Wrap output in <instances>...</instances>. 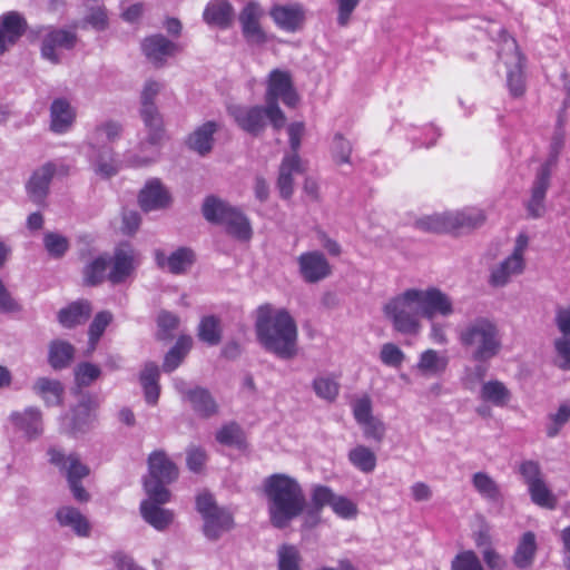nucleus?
<instances>
[{"label":"nucleus","mask_w":570,"mask_h":570,"mask_svg":"<svg viewBox=\"0 0 570 570\" xmlns=\"http://www.w3.org/2000/svg\"><path fill=\"white\" fill-rule=\"evenodd\" d=\"M554 348L557 352L556 366L562 371H570V340L567 337L556 340Z\"/></svg>","instance_id":"nucleus-64"},{"label":"nucleus","mask_w":570,"mask_h":570,"mask_svg":"<svg viewBox=\"0 0 570 570\" xmlns=\"http://www.w3.org/2000/svg\"><path fill=\"white\" fill-rule=\"evenodd\" d=\"M538 551L537 537L532 531L524 532L514 550L512 561L518 569L532 567Z\"/></svg>","instance_id":"nucleus-31"},{"label":"nucleus","mask_w":570,"mask_h":570,"mask_svg":"<svg viewBox=\"0 0 570 570\" xmlns=\"http://www.w3.org/2000/svg\"><path fill=\"white\" fill-rule=\"evenodd\" d=\"M451 570H484V568L474 551L465 550L453 558Z\"/></svg>","instance_id":"nucleus-58"},{"label":"nucleus","mask_w":570,"mask_h":570,"mask_svg":"<svg viewBox=\"0 0 570 570\" xmlns=\"http://www.w3.org/2000/svg\"><path fill=\"white\" fill-rule=\"evenodd\" d=\"M348 460L363 473H371L376 466L375 453L365 445H357L348 452Z\"/></svg>","instance_id":"nucleus-46"},{"label":"nucleus","mask_w":570,"mask_h":570,"mask_svg":"<svg viewBox=\"0 0 570 570\" xmlns=\"http://www.w3.org/2000/svg\"><path fill=\"white\" fill-rule=\"evenodd\" d=\"M159 368L157 364L149 362L145 365L140 373V384L144 390L145 400L148 404L155 405L160 395L159 386Z\"/></svg>","instance_id":"nucleus-37"},{"label":"nucleus","mask_w":570,"mask_h":570,"mask_svg":"<svg viewBox=\"0 0 570 570\" xmlns=\"http://www.w3.org/2000/svg\"><path fill=\"white\" fill-rule=\"evenodd\" d=\"M43 245L48 254L55 258L62 257L69 249V240L65 236L52 232L45 234Z\"/></svg>","instance_id":"nucleus-56"},{"label":"nucleus","mask_w":570,"mask_h":570,"mask_svg":"<svg viewBox=\"0 0 570 570\" xmlns=\"http://www.w3.org/2000/svg\"><path fill=\"white\" fill-rule=\"evenodd\" d=\"M271 524L285 529L306 509L307 500L299 482L287 474L274 473L263 482Z\"/></svg>","instance_id":"nucleus-3"},{"label":"nucleus","mask_w":570,"mask_h":570,"mask_svg":"<svg viewBox=\"0 0 570 570\" xmlns=\"http://www.w3.org/2000/svg\"><path fill=\"white\" fill-rule=\"evenodd\" d=\"M170 195L159 179H151L140 190L138 202L142 210L151 212L169 206Z\"/></svg>","instance_id":"nucleus-19"},{"label":"nucleus","mask_w":570,"mask_h":570,"mask_svg":"<svg viewBox=\"0 0 570 570\" xmlns=\"http://www.w3.org/2000/svg\"><path fill=\"white\" fill-rule=\"evenodd\" d=\"M81 29L91 28L95 31L102 32L109 28L108 12L105 6H90L78 24Z\"/></svg>","instance_id":"nucleus-42"},{"label":"nucleus","mask_w":570,"mask_h":570,"mask_svg":"<svg viewBox=\"0 0 570 570\" xmlns=\"http://www.w3.org/2000/svg\"><path fill=\"white\" fill-rule=\"evenodd\" d=\"M101 374L99 366L82 362L75 368V381L78 387L91 385Z\"/></svg>","instance_id":"nucleus-55"},{"label":"nucleus","mask_w":570,"mask_h":570,"mask_svg":"<svg viewBox=\"0 0 570 570\" xmlns=\"http://www.w3.org/2000/svg\"><path fill=\"white\" fill-rule=\"evenodd\" d=\"M262 10L258 3L248 2L239 14V22L244 38L249 45H263L266 42V33L259 24Z\"/></svg>","instance_id":"nucleus-16"},{"label":"nucleus","mask_w":570,"mask_h":570,"mask_svg":"<svg viewBox=\"0 0 570 570\" xmlns=\"http://www.w3.org/2000/svg\"><path fill=\"white\" fill-rule=\"evenodd\" d=\"M27 29L26 19L17 11L2 16L0 24V55L14 45Z\"/></svg>","instance_id":"nucleus-20"},{"label":"nucleus","mask_w":570,"mask_h":570,"mask_svg":"<svg viewBox=\"0 0 570 570\" xmlns=\"http://www.w3.org/2000/svg\"><path fill=\"white\" fill-rule=\"evenodd\" d=\"M234 10L226 0H213L204 10V20L208 24H215L220 28L229 27L233 20Z\"/></svg>","instance_id":"nucleus-35"},{"label":"nucleus","mask_w":570,"mask_h":570,"mask_svg":"<svg viewBox=\"0 0 570 570\" xmlns=\"http://www.w3.org/2000/svg\"><path fill=\"white\" fill-rule=\"evenodd\" d=\"M178 478L177 465L161 451H154L148 458V475L144 487L147 495L157 503H166L170 500L167 484Z\"/></svg>","instance_id":"nucleus-6"},{"label":"nucleus","mask_w":570,"mask_h":570,"mask_svg":"<svg viewBox=\"0 0 570 570\" xmlns=\"http://www.w3.org/2000/svg\"><path fill=\"white\" fill-rule=\"evenodd\" d=\"M88 159L94 173L102 179H109L119 171V163L111 147L88 144Z\"/></svg>","instance_id":"nucleus-14"},{"label":"nucleus","mask_w":570,"mask_h":570,"mask_svg":"<svg viewBox=\"0 0 570 570\" xmlns=\"http://www.w3.org/2000/svg\"><path fill=\"white\" fill-rule=\"evenodd\" d=\"M78 37L75 32L65 29H51L42 38L41 56L52 62L58 63L60 56L57 49L71 50L77 43Z\"/></svg>","instance_id":"nucleus-15"},{"label":"nucleus","mask_w":570,"mask_h":570,"mask_svg":"<svg viewBox=\"0 0 570 570\" xmlns=\"http://www.w3.org/2000/svg\"><path fill=\"white\" fill-rule=\"evenodd\" d=\"M227 111L242 130L255 137L261 136L265 131L267 122L276 131L281 130L286 124V116L278 118L272 111L271 105L266 102L265 106L232 105L228 106Z\"/></svg>","instance_id":"nucleus-7"},{"label":"nucleus","mask_w":570,"mask_h":570,"mask_svg":"<svg viewBox=\"0 0 570 570\" xmlns=\"http://www.w3.org/2000/svg\"><path fill=\"white\" fill-rule=\"evenodd\" d=\"M196 509L204 520L203 533L210 541H217L235 527L233 513L217 505L210 493L204 492L196 498Z\"/></svg>","instance_id":"nucleus-8"},{"label":"nucleus","mask_w":570,"mask_h":570,"mask_svg":"<svg viewBox=\"0 0 570 570\" xmlns=\"http://www.w3.org/2000/svg\"><path fill=\"white\" fill-rule=\"evenodd\" d=\"M75 356V347L67 341L53 340L49 344L48 362L55 370H62L70 365Z\"/></svg>","instance_id":"nucleus-39"},{"label":"nucleus","mask_w":570,"mask_h":570,"mask_svg":"<svg viewBox=\"0 0 570 570\" xmlns=\"http://www.w3.org/2000/svg\"><path fill=\"white\" fill-rule=\"evenodd\" d=\"M511 396L510 390L499 380L484 382L480 390V399L498 407L505 406Z\"/></svg>","instance_id":"nucleus-38"},{"label":"nucleus","mask_w":570,"mask_h":570,"mask_svg":"<svg viewBox=\"0 0 570 570\" xmlns=\"http://www.w3.org/2000/svg\"><path fill=\"white\" fill-rule=\"evenodd\" d=\"M570 421V405L568 403L560 404L556 413L548 415V423L546 425L547 436L550 439L556 438L561 429Z\"/></svg>","instance_id":"nucleus-52"},{"label":"nucleus","mask_w":570,"mask_h":570,"mask_svg":"<svg viewBox=\"0 0 570 570\" xmlns=\"http://www.w3.org/2000/svg\"><path fill=\"white\" fill-rule=\"evenodd\" d=\"M91 313V305L88 301L81 299L71 303L68 307L62 308L58 313V320L65 327H73L85 323Z\"/></svg>","instance_id":"nucleus-36"},{"label":"nucleus","mask_w":570,"mask_h":570,"mask_svg":"<svg viewBox=\"0 0 570 570\" xmlns=\"http://www.w3.org/2000/svg\"><path fill=\"white\" fill-rule=\"evenodd\" d=\"M366 440L381 443L386 434V426L379 417H373L360 424Z\"/></svg>","instance_id":"nucleus-61"},{"label":"nucleus","mask_w":570,"mask_h":570,"mask_svg":"<svg viewBox=\"0 0 570 570\" xmlns=\"http://www.w3.org/2000/svg\"><path fill=\"white\" fill-rule=\"evenodd\" d=\"M191 338L189 336H180L176 344L167 352L163 363V370L167 373L176 370L191 347Z\"/></svg>","instance_id":"nucleus-43"},{"label":"nucleus","mask_w":570,"mask_h":570,"mask_svg":"<svg viewBox=\"0 0 570 570\" xmlns=\"http://www.w3.org/2000/svg\"><path fill=\"white\" fill-rule=\"evenodd\" d=\"M504 45L508 50L513 51V67L508 70V87L512 96L519 97L524 92L523 79V56L518 50V45L514 39H504Z\"/></svg>","instance_id":"nucleus-28"},{"label":"nucleus","mask_w":570,"mask_h":570,"mask_svg":"<svg viewBox=\"0 0 570 570\" xmlns=\"http://www.w3.org/2000/svg\"><path fill=\"white\" fill-rule=\"evenodd\" d=\"M449 232L475 228L484 222L483 214L478 209L468 208L459 212H448Z\"/></svg>","instance_id":"nucleus-40"},{"label":"nucleus","mask_w":570,"mask_h":570,"mask_svg":"<svg viewBox=\"0 0 570 570\" xmlns=\"http://www.w3.org/2000/svg\"><path fill=\"white\" fill-rule=\"evenodd\" d=\"M50 128L57 134L66 132L72 125L75 112L66 99H56L50 107Z\"/></svg>","instance_id":"nucleus-33"},{"label":"nucleus","mask_w":570,"mask_h":570,"mask_svg":"<svg viewBox=\"0 0 570 570\" xmlns=\"http://www.w3.org/2000/svg\"><path fill=\"white\" fill-rule=\"evenodd\" d=\"M380 358L387 366L400 367L405 358V354L397 345L385 343L381 348Z\"/></svg>","instance_id":"nucleus-63"},{"label":"nucleus","mask_w":570,"mask_h":570,"mask_svg":"<svg viewBox=\"0 0 570 570\" xmlns=\"http://www.w3.org/2000/svg\"><path fill=\"white\" fill-rule=\"evenodd\" d=\"M50 462L65 472L73 498L79 502H87L89 493L81 485L80 480L89 474V468L81 463L76 454L66 455L57 449L48 451Z\"/></svg>","instance_id":"nucleus-10"},{"label":"nucleus","mask_w":570,"mask_h":570,"mask_svg":"<svg viewBox=\"0 0 570 570\" xmlns=\"http://www.w3.org/2000/svg\"><path fill=\"white\" fill-rule=\"evenodd\" d=\"M524 266V259H518L510 255L492 269L490 275V284L495 287H502L507 285L511 276L519 275L523 272Z\"/></svg>","instance_id":"nucleus-34"},{"label":"nucleus","mask_w":570,"mask_h":570,"mask_svg":"<svg viewBox=\"0 0 570 570\" xmlns=\"http://www.w3.org/2000/svg\"><path fill=\"white\" fill-rule=\"evenodd\" d=\"M204 218L212 223L224 225L227 234L239 240H249L253 229L249 219L237 207L216 197L207 196L202 206Z\"/></svg>","instance_id":"nucleus-5"},{"label":"nucleus","mask_w":570,"mask_h":570,"mask_svg":"<svg viewBox=\"0 0 570 570\" xmlns=\"http://www.w3.org/2000/svg\"><path fill=\"white\" fill-rule=\"evenodd\" d=\"M56 519L60 527L71 529L78 537L90 535L91 525L88 519L73 507H61L56 512Z\"/></svg>","instance_id":"nucleus-27"},{"label":"nucleus","mask_w":570,"mask_h":570,"mask_svg":"<svg viewBox=\"0 0 570 570\" xmlns=\"http://www.w3.org/2000/svg\"><path fill=\"white\" fill-rule=\"evenodd\" d=\"M459 342L474 362L488 363L502 350L500 330L494 320L478 316L459 331Z\"/></svg>","instance_id":"nucleus-4"},{"label":"nucleus","mask_w":570,"mask_h":570,"mask_svg":"<svg viewBox=\"0 0 570 570\" xmlns=\"http://www.w3.org/2000/svg\"><path fill=\"white\" fill-rule=\"evenodd\" d=\"M531 501L538 507L553 510L557 507V498L552 491L548 488L544 480L531 484L528 488Z\"/></svg>","instance_id":"nucleus-49"},{"label":"nucleus","mask_w":570,"mask_h":570,"mask_svg":"<svg viewBox=\"0 0 570 570\" xmlns=\"http://www.w3.org/2000/svg\"><path fill=\"white\" fill-rule=\"evenodd\" d=\"M9 421L28 440H36L43 433V415L37 406H28L22 411L12 412Z\"/></svg>","instance_id":"nucleus-12"},{"label":"nucleus","mask_w":570,"mask_h":570,"mask_svg":"<svg viewBox=\"0 0 570 570\" xmlns=\"http://www.w3.org/2000/svg\"><path fill=\"white\" fill-rule=\"evenodd\" d=\"M298 95L294 88L292 75L288 71L274 69L269 72L267 88L265 92V102L271 105L278 118L285 116L278 105L282 100L288 107H295L298 102Z\"/></svg>","instance_id":"nucleus-9"},{"label":"nucleus","mask_w":570,"mask_h":570,"mask_svg":"<svg viewBox=\"0 0 570 570\" xmlns=\"http://www.w3.org/2000/svg\"><path fill=\"white\" fill-rule=\"evenodd\" d=\"M216 441L223 445L239 448L244 443L243 430L236 422L224 424L216 432Z\"/></svg>","instance_id":"nucleus-51"},{"label":"nucleus","mask_w":570,"mask_h":570,"mask_svg":"<svg viewBox=\"0 0 570 570\" xmlns=\"http://www.w3.org/2000/svg\"><path fill=\"white\" fill-rule=\"evenodd\" d=\"M303 173L298 155H285L278 173L277 187L283 198H289L294 191V176Z\"/></svg>","instance_id":"nucleus-24"},{"label":"nucleus","mask_w":570,"mask_h":570,"mask_svg":"<svg viewBox=\"0 0 570 570\" xmlns=\"http://www.w3.org/2000/svg\"><path fill=\"white\" fill-rule=\"evenodd\" d=\"M139 115L147 131L146 140L141 142V146L146 142L153 146L160 145L165 138V127L163 116L159 112L158 107L139 109Z\"/></svg>","instance_id":"nucleus-30"},{"label":"nucleus","mask_w":570,"mask_h":570,"mask_svg":"<svg viewBox=\"0 0 570 570\" xmlns=\"http://www.w3.org/2000/svg\"><path fill=\"white\" fill-rule=\"evenodd\" d=\"M52 170L51 163H46L37 168L29 178L26 188L33 203L40 205L46 199L52 180Z\"/></svg>","instance_id":"nucleus-23"},{"label":"nucleus","mask_w":570,"mask_h":570,"mask_svg":"<svg viewBox=\"0 0 570 570\" xmlns=\"http://www.w3.org/2000/svg\"><path fill=\"white\" fill-rule=\"evenodd\" d=\"M122 127L119 122L108 120L95 127L88 138V144L105 146V142H112L119 138Z\"/></svg>","instance_id":"nucleus-45"},{"label":"nucleus","mask_w":570,"mask_h":570,"mask_svg":"<svg viewBox=\"0 0 570 570\" xmlns=\"http://www.w3.org/2000/svg\"><path fill=\"white\" fill-rule=\"evenodd\" d=\"M302 557L298 549L292 544H282L277 549L278 570H301Z\"/></svg>","instance_id":"nucleus-50"},{"label":"nucleus","mask_w":570,"mask_h":570,"mask_svg":"<svg viewBox=\"0 0 570 570\" xmlns=\"http://www.w3.org/2000/svg\"><path fill=\"white\" fill-rule=\"evenodd\" d=\"M198 338L209 346L218 345L222 341L220 320L214 315L204 316L198 325Z\"/></svg>","instance_id":"nucleus-44"},{"label":"nucleus","mask_w":570,"mask_h":570,"mask_svg":"<svg viewBox=\"0 0 570 570\" xmlns=\"http://www.w3.org/2000/svg\"><path fill=\"white\" fill-rule=\"evenodd\" d=\"M336 494L326 485H315L312 489L311 500L313 509L318 513L324 507H332Z\"/></svg>","instance_id":"nucleus-60"},{"label":"nucleus","mask_w":570,"mask_h":570,"mask_svg":"<svg viewBox=\"0 0 570 570\" xmlns=\"http://www.w3.org/2000/svg\"><path fill=\"white\" fill-rule=\"evenodd\" d=\"M351 407L353 416L358 425L367 420L375 417L373 415V403L367 394L356 397L351 403Z\"/></svg>","instance_id":"nucleus-59"},{"label":"nucleus","mask_w":570,"mask_h":570,"mask_svg":"<svg viewBox=\"0 0 570 570\" xmlns=\"http://www.w3.org/2000/svg\"><path fill=\"white\" fill-rule=\"evenodd\" d=\"M449 360L438 351L429 348L424 351L419 358L416 368L426 376H439L448 367Z\"/></svg>","instance_id":"nucleus-41"},{"label":"nucleus","mask_w":570,"mask_h":570,"mask_svg":"<svg viewBox=\"0 0 570 570\" xmlns=\"http://www.w3.org/2000/svg\"><path fill=\"white\" fill-rule=\"evenodd\" d=\"M32 391L47 406L62 404L63 385L60 381L49 377H38L32 384Z\"/></svg>","instance_id":"nucleus-32"},{"label":"nucleus","mask_w":570,"mask_h":570,"mask_svg":"<svg viewBox=\"0 0 570 570\" xmlns=\"http://www.w3.org/2000/svg\"><path fill=\"white\" fill-rule=\"evenodd\" d=\"M220 129V124L209 120L198 126L188 137L187 144L190 149L204 156L212 151L214 135Z\"/></svg>","instance_id":"nucleus-25"},{"label":"nucleus","mask_w":570,"mask_h":570,"mask_svg":"<svg viewBox=\"0 0 570 570\" xmlns=\"http://www.w3.org/2000/svg\"><path fill=\"white\" fill-rule=\"evenodd\" d=\"M269 16L279 29L287 32H296L305 21V10L299 3L275 4Z\"/></svg>","instance_id":"nucleus-17"},{"label":"nucleus","mask_w":570,"mask_h":570,"mask_svg":"<svg viewBox=\"0 0 570 570\" xmlns=\"http://www.w3.org/2000/svg\"><path fill=\"white\" fill-rule=\"evenodd\" d=\"M188 402L193 411L202 419H209L219 412V405L215 397L202 386L193 387V391L188 392Z\"/></svg>","instance_id":"nucleus-29"},{"label":"nucleus","mask_w":570,"mask_h":570,"mask_svg":"<svg viewBox=\"0 0 570 570\" xmlns=\"http://www.w3.org/2000/svg\"><path fill=\"white\" fill-rule=\"evenodd\" d=\"M142 51L146 57L157 66H161L167 57L180 50L179 46L163 35H154L142 41Z\"/></svg>","instance_id":"nucleus-21"},{"label":"nucleus","mask_w":570,"mask_h":570,"mask_svg":"<svg viewBox=\"0 0 570 570\" xmlns=\"http://www.w3.org/2000/svg\"><path fill=\"white\" fill-rule=\"evenodd\" d=\"M313 390L318 397L333 402L340 393V384L330 376H317L313 381Z\"/></svg>","instance_id":"nucleus-54"},{"label":"nucleus","mask_w":570,"mask_h":570,"mask_svg":"<svg viewBox=\"0 0 570 570\" xmlns=\"http://www.w3.org/2000/svg\"><path fill=\"white\" fill-rule=\"evenodd\" d=\"M472 484L479 494L487 500L498 501L501 498L499 485L485 472L474 473L472 476Z\"/></svg>","instance_id":"nucleus-48"},{"label":"nucleus","mask_w":570,"mask_h":570,"mask_svg":"<svg viewBox=\"0 0 570 570\" xmlns=\"http://www.w3.org/2000/svg\"><path fill=\"white\" fill-rule=\"evenodd\" d=\"M299 273L306 283H317L331 275V265L318 250L303 253L297 258Z\"/></svg>","instance_id":"nucleus-13"},{"label":"nucleus","mask_w":570,"mask_h":570,"mask_svg":"<svg viewBox=\"0 0 570 570\" xmlns=\"http://www.w3.org/2000/svg\"><path fill=\"white\" fill-rule=\"evenodd\" d=\"M453 313L450 297L435 287L407 288L383 305V314L393 328L404 335H416L422 328L421 317L433 321L436 315Z\"/></svg>","instance_id":"nucleus-1"},{"label":"nucleus","mask_w":570,"mask_h":570,"mask_svg":"<svg viewBox=\"0 0 570 570\" xmlns=\"http://www.w3.org/2000/svg\"><path fill=\"white\" fill-rule=\"evenodd\" d=\"M552 164L553 160L550 159L542 164L537 171L531 187V197L525 204L528 215L531 218H540L546 212L544 199L550 186Z\"/></svg>","instance_id":"nucleus-11"},{"label":"nucleus","mask_w":570,"mask_h":570,"mask_svg":"<svg viewBox=\"0 0 570 570\" xmlns=\"http://www.w3.org/2000/svg\"><path fill=\"white\" fill-rule=\"evenodd\" d=\"M110 258L107 255L96 257L83 268V281L87 285L96 286L106 278V272L109 266Z\"/></svg>","instance_id":"nucleus-47"},{"label":"nucleus","mask_w":570,"mask_h":570,"mask_svg":"<svg viewBox=\"0 0 570 570\" xmlns=\"http://www.w3.org/2000/svg\"><path fill=\"white\" fill-rule=\"evenodd\" d=\"M448 212L443 214H434L415 220V227L426 233H448L449 220Z\"/></svg>","instance_id":"nucleus-53"},{"label":"nucleus","mask_w":570,"mask_h":570,"mask_svg":"<svg viewBox=\"0 0 570 570\" xmlns=\"http://www.w3.org/2000/svg\"><path fill=\"white\" fill-rule=\"evenodd\" d=\"M148 497L140 503V513L142 519L158 531H165L174 521V512L160 507Z\"/></svg>","instance_id":"nucleus-26"},{"label":"nucleus","mask_w":570,"mask_h":570,"mask_svg":"<svg viewBox=\"0 0 570 570\" xmlns=\"http://www.w3.org/2000/svg\"><path fill=\"white\" fill-rule=\"evenodd\" d=\"M353 146L351 141L336 134L333 138L332 151L333 157L337 164H350Z\"/></svg>","instance_id":"nucleus-62"},{"label":"nucleus","mask_w":570,"mask_h":570,"mask_svg":"<svg viewBox=\"0 0 570 570\" xmlns=\"http://www.w3.org/2000/svg\"><path fill=\"white\" fill-rule=\"evenodd\" d=\"M137 253L129 246L118 247L114 255V262L108 279L112 284H120L129 277L136 268Z\"/></svg>","instance_id":"nucleus-18"},{"label":"nucleus","mask_w":570,"mask_h":570,"mask_svg":"<svg viewBox=\"0 0 570 570\" xmlns=\"http://www.w3.org/2000/svg\"><path fill=\"white\" fill-rule=\"evenodd\" d=\"M111 320H112V315L110 312H107V311L99 312L95 316L94 321L91 322V324L89 326V332H88L91 350H95L96 344L100 340L101 335L104 334L106 327L109 325Z\"/></svg>","instance_id":"nucleus-57"},{"label":"nucleus","mask_w":570,"mask_h":570,"mask_svg":"<svg viewBox=\"0 0 570 570\" xmlns=\"http://www.w3.org/2000/svg\"><path fill=\"white\" fill-rule=\"evenodd\" d=\"M255 332L261 345L277 357L291 360L297 354V325L286 309H274L269 304L259 306Z\"/></svg>","instance_id":"nucleus-2"},{"label":"nucleus","mask_w":570,"mask_h":570,"mask_svg":"<svg viewBox=\"0 0 570 570\" xmlns=\"http://www.w3.org/2000/svg\"><path fill=\"white\" fill-rule=\"evenodd\" d=\"M155 259L160 268H167L169 273L179 275L186 273L194 264L195 254L190 248L180 247L169 256H166L161 250H157Z\"/></svg>","instance_id":"nucleus-22"}]
</instances>
